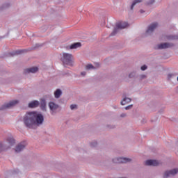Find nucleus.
Here are the masks:
<instances>
[{
	"label": "nucleus",
	"mask_w": 178,
	"mask_h": 178,
	"mask_svg": "<svg viewBox=\"0 0 178 178\" xmlns=\"http://www.w3.org/2000/svg\"><path fill=\"white\" fill-rule=\"evenodd\" d=\"M23 120L27 129H35L44 123V115L36 111H29L24 115Z\"/></svg>",
	"instance_id": "f257e3e1"
},
{
	"label": "nucleus",
	"mask_w": 178,
	"mask_h": 178,
	"mask_svg": "<svg viewBox=\"0 0 178 178\" xmlns=\"http://www.w3.org/2000/svg\"><path fill=\"white\" fill-rule=\"evenodd\" d=\"M61 61L63 62V65L73 66V55L69 53H63Z\"/></svg>",
	"instance_id": "f03ea898"
},
{
	"label": "nucleus",
	"mask_w": 178,
	"mask_h": 178,
	"mask_svg": "<svg viewBox=\"0 0 178 178\" xmlns=\"http://www.w3.org/2000/svg\"><path fill=\"white\" fill-rule=\"evenodd\" d=\"M127 27V22H118L115 24V27L114 28L113 32L111 33V35L113 37V35H116L120 30H123V29H126Z\"/></svg>",
	"instance_id": "7ed1b4c3"
},
{
	"label": "nucleus",
	"mask_w": 178,
	"mask_h": 178,
	"mask_svg": "<svg viewBox=\"0 0 178 178\" xmlns=\"http://www.w3.org/2000/svg\"><path fill=\"white\" fill-rule=\"evenodd\" d=\"M159 24L157 22H153L148 25L147 29L145 33V37H149V35H152L154 31L158 29Z\"/></svg>",
	"instance_id": "20e7f679"
},
{
	"label": "nucleus",
	"mask_w": 178,
	"mask_h": 178,
	"mask_svg": "<svg viewBox=\"0 0 178 178\" xmlns=\"http://www.w3.org/2000/svg\"><path fill=\"white\" fill-rule=\"evenodd\" d=\"M131 159L127 157H115L113 159V163H130Z\"/></svg>",
	"instance_id": "39448f33"
},
{
	"label": "nucleus",
	"mask_w": 178,
	"mask_h": 178,
	"mask_svg": "<svg viewBox=\"0 0 178 178\" xmlns=\"http://www.w3.org/2000/svg\"><path fill=\"white\" fill-rule=\"evenodd\" d=\"M19 104L18 100H12L9 102L7 104H3L1 106L0 111H5V109H10V108H13L14 106H16Z\"/></svg>",
	"instance_id": "423d86ee"
},
{
	"label": "nucleus",
	"mask_w": 178,
	"mask_h": 178,
	"mask_svg": "<svg viewBox=\"0 0 178 178\" xmlns=\"http://www.w3.org/2000/svg\"><path fill=\"white\" fill-rule=\"evenodd\" d=\"M177 173H178V168L168 170L165 171L163 173V178H169V177H175L176 176V175H177Z\"/></svg>",
	"instance_id": "0eeeda50"
},
{
	"label": "nucleus",
	"mask_w": 178,
	"mask_h": 178,
	"mask_svg": "<svg viewBox=\"0 0 178 178\" xmlns=\"http://www.w3.org/2000/svg\"><path fill=\"white\" fill-rule=\"evenodd\" d=\"M175 47V44L173 43H169V42H164V43H160L157 44L154 47V49H168V48H172Z\"/></svg>",
	"instance_id": "6e6552de"
},
{
	"label": "nucleus",
	"mask_w": 178,
	"mask_h": 178,
	"mask_svg": "<svg viewBox=\"0 0 178 178\" xmlns=\"http://www.w3.org/2000/svg\"><path fill=\"white\" fill-rule=\"evenodd\" d=\"M48 106L51 115H55V113H56L57 111L59 109V104L54 102H49L48 103Z\"/></svg>",
	"instance_id": "1a4fd4ad"
},
{
	"label": "nucleus",
	"mask_w": 178,
	"mask_h": 178,
	"mask_svg": "<svg viewBox=\"0 0 178 178\" xmlns=\"http://www.w3.org/2000/svg\"><path fill=\"white\" fill-rule=\"evenodd\" d=\"M26 147H27V143H26V141H22L15 146V151L17 154H19L22 152V151H24Z\"/></svg>",
	"instance_id": "9d476101"
},
{
	"label": "nucleus",
	"mask_w": 178,
	"mask_h": 178,
	"mask_svg": "<svg viewBox=\"0 0 178 178\" xmlns=\"http://www.w3.org/2000/svg\"><path fill=\"white\" fill-rule=\"evenodd\" d=\"M4 143L7 145V149H10V148H12V147L16 144V140L13 137H8L6 141Z\"/></svg>",
	"instance_id": "9b49d317"
},
{
	"label": "nucleus",
	"mask_w": 178,
	"mask_h": 178,
	"mask_svg": "<svg viewBox=\"0 0 178 178\" xmlns=\"http://www.w3.org/2000/svg\"><path fill=\"white\" fill-rule=\"evenodd\" d=\"M38 72V68L37 67H31L24 70V74H30V73H37Z\"/></svg>",
	"instance_id": "f8f14e48"
},
{
	"label": "nucleus",
	"mask_w": 178,
	"mask_h": 178,
	"mask_svg": "<svg viewBox=\"0 0 178 178\" xmlns=\"http://www.w3.org/2000/svg\"><path fill=\"white\" fill-rule=\"evenodd\" d=\"M146 166H159V163L156 160H147L145 162Z\"/></svg>",
	"instance_id": "ddd939ff"
},
{
	"label": "nucleus",
	"mask_w": 178,
	"mask_h": 178,
	"mask_svg": "<svg viewBox=\"0 0 178 178\" xmlns=\"http://www.w3.org/2000/svg\"><path fill=\"white\" fill-rule=\"evenodd\" d=\"M40 108L42 109V111L47 112V100H45V99H41Z\"/></svg>",
	"instance_id": "4468645a"
},
{
	"label": "nucleus",
	"mask_w": 178,
	"mask_h": 178,
	"mask_svg": "<svg viewBox=\"0 0 178 178\" xmlns=\"http://www.w3.org/2000/svg\"><path fill=\"white\" fill-rule=\"evenodd\" d=\"M40 106V102L37 100H34L29 103L28 106L29 108H38Z\"/></svg>",
	"instance_id": "2eb2a0df"
},
{
	"label": "nucleus",
	"mask_w": 178,
	"mask_h": 178,
	"mask_svg": "<svg viewBox=\"0 0 178 178\" xmlns=\"http://www.w3.org/2000/svg\"><path fill=\"white\" fill-rule=\"evenodd\" d=\"M130 102H131L130 97H124L120 102V105H127V104H130Z\"/></svg>",
	"instance_id": "dca6fc26"
},
{
	"label": "nucleus",
	"mask_w": 178,
	"mask_h": 178,
	"mask_svg": "<svg viewBox=\"0 0 178 178\" xmlns=\"http://www.w3.org/2000/svg\"><path fill=\"white\" fill-rule=\"evenodd\" d=\"M62 96V90L60 89H56L54 92V98L56 99H58V98H60Z\"/></svg>",
	"instance_id": "f3484780"
},
{
	"label": "nucleus",
	"mask_w": 178,
	"mask_h": 178,
	"mask_svg": "<svg viewBox=\"0 0 178 178\" xmlns=\"http://www.w3.org/2000/svg\"><path fill=\"white\" fill-rule=\"evenodd\" d=\"M10 8V3H5L3 5L0 6V10L2 12L3 10H6V9H9Z\"/></svg>",
	"instance_id": "a211bd4d"
},
{
	"label": "nucleus",
	"mask_w": 178,
	"mask_h": 178,
	"mask_svg": "<svg viewBox=\"0 0 178 178\" xmlns=\"http://www.w3.org/2000/svg\"><path fill=\"white\" fill-rule=\"evenodd\" d=\"M26 52H27V49L19 50V51H13L12 53H10V54L11 55V56H13L15 55H20V54H24Z\"/></svg>",
	"instance_id": "6ab92c4d"
},
{
	"label": "nucleus",
	"mask_w": 178,
	"mask_h": 178,
	"mask_svg": "<svg viewBox=\"0 0 178 178\" xmlns=\"http://www.w3.org/2000/svg\"><path fill=\"white\" fill-rule=\"evenodd\" d=\"M80 47H81V43L76 42V43L72 44L70 46V49H77V48H80Z\"/></svg>",
	"instance_id": "aec40b11"
},
{
	"label": "nucleus",
	"mask_w": 178,
	"mask_h": 178,
	"mask_svg": "<svg viewBox=\"0 0 178 178\" xmlns=\"http://www.w3.org/2000/svg\"><path fill=\"white\" fill-rule=\"evenodd\" d=\"M8 146L5 142H0V152H2V151H6L8 149Z\"/></svg>",
	"instance_id": "412c9836"
},
{
	"label": "nucleus",
	"mask_w": 178,
	"mask_h": 178,
	"mask_svg": "<svg viewBox=\"0 0 178 178\" xmlns=\"http://www.w3.org/2000/svg\"><path fill=\"white\" fill-rule=\"evenodd\" d=\"M141 2H143V0H134L132 4L131 5V7H130L131 10H134V6H136L137 3H141Z\"/></svg>",
	"instance_id": "4be33fe9"
},
{
	"label": "nucleus",
	"mask_w": 178,
	"mask_h": 178,
	"mask_svg": "<svg viewBox=\"0 0 178 178\" xmlns=\"http://www.w3.org/2000/svg\"><path fill=\"white\" fill-rule=\"evenodd\" d=\"M129 79H138V74H137V72H132L129 74Z\"/></svg>",
	"instance_id": "5701e85b"
},
{
	"label": "nucleus",
	"mask_w": 178,
	"mask_h": 178,
	"mask_svg": "<svg viewBox=\"0 0 178 178\" xmlns=\"http://www.w3.org/2000/svg\"><path fill=\"white\" fill-rule=\"evenodd\" d=\"M86 70H95L96 67L92 64H88L85 67Z\"/></svg>",
	"instance_id": "b1692460"
},
{
	"label": "nucleus",
	"mask_w": 178,
	"mask_h": 178,
	"mask_svg": "<svg viewBox=\"0 0 178 178\" xmlns=\"http://www.w3.org/2000/svg\"><path fill=\"white\" fill-rule=\"evenodd\" d=\"M155 2L156 0H147L145 3L147 6H152Z\"/></svg>",
	"instance_id": "393cba45"
},
{
	"label": "nucleus",
	"mask_w": 178,
	"mask_h": 178,
	"mask_svg": "<svg viewBox=\"0 0 178 178\" xmlns=\"http://www.w3.org/2000/svg\"><path fill=\"white\" fill-rule=\"evenodd\" d=\"M138 80H139L140 81H143V80H145V79H147V75L145 74H140L138 75Z\"/></svg>",
	"instance_id": "a878e982"
},
{
	"label": "nucleus",
	"mask_w": 178,
	"mask_h": 178,
	"mask_svg": "<svg viewBox=\"0 0 178 178\" xmlns=\"http://www.w3.org/2000/svg\"><path fill=\"white\" fill-rule=\"evenodd\" d=\"M106 127L108 130H113V129H116V125L113 124H110L106 125Z\"/></svg>",
	"instance_id": "bb28decb"
},
{
	"label": "nucleus",
	"mask_w": 178,
	"mask_h": 178,
	"mask_svg": "<svg viewBox=\"0 0 178 178\" xmlns=\"http://www.w3.org/2000/svg\"><path fill=\"white\" fill-rule=\"evenodd\" d=\"M70 108L71 111H76V109H77V105H76V104H71L70 106Z\"/></svg>",
	"instance_id": "cd10ccee"
},
{
	"label": "nucleus",
	"mask_w": 178,
	"mask_h": 178,
	"mask_svg": "<svg viewBox=\"0 0 178 178\" xmlns=\"http://www.w3.org/2000/svg\"><path fill=\"white\" fill-rule=\"evenodd\" d=\"M120 118H121V119H124V118H127V113H122L120 115Z\"/></svg>",
	"instance_id": "c85d7f7f"
},
{
	"label": "nucleus",
	"mask_w": 178,
	"mask_h": 178,
	"mask_svg": "<svg viewBox=\"0 0 178 178\" xmlns=\"http://www.w3.org/2000/svg\"><path fill=\"white\" fill-rule=\"evenodd\" d=\"M133 108V104L129 105L124 108L126 111H130Z\"/></svg>",
	"instance_id": "c756f323"
},
{
	"label": "nucleus",
	"mask_w": 178,
	"mask_h": 178,
	"mask_svg": "<svg viewBox=\"0 0 178 178\" xmlns=\"http://www.w3.org/2000/svg\"><path fill=\"white\" fill-rule=\"evenodd\" d=\"M147 65H143L141 67H140V70H143V72H144V70H147Z\"/></svg>",
	"instance_id": "7c9ffc66"
},
{
	"label": "nucleus",
	"mask_w": 178,
	"mask_h": 178,
	"mask_svg": "<svg viewBox=\"0 0 178 178\" xmlns=\"http://www.w3.org/2000/svg\"><path fill=\"white\" fill-rule=\"evenodd\" d=\"M87 74V72L86 71L81 72V76H82V77H85V76Z\"/></svg>",
	"instance_id": "2f4dec72"
},
{
	"label": "nucleus",
	"mask_w": 178,
	"mask_h": 178,
	"mask_svg": "<svg viewBox=\"0 0 178 178\" xmlns=\"http://www.w3.org/2000/svg\"><path fill=\"white\" fill-rule=\"evenodd\" d=\"M173 77V74H168V80H170V79H172Z\"/></svg>",
	"instance_id": "473e14b6"
},
{
	"label": "nucleus",
	"mask_w": 178,
	"mask_h": 178,
	"mask_svg": "<svg viewBox=\"0 0 178 178\" xmlns=\"http://www.w3.org/2000/svg\"><path fill=\"white\" fill-rule=\"evenodd\" d=\"M139 12H140V13H141V14L145 13V10H140Z\"/></svg>",
	"instance_id": "72a5a7b5"
},
{
	"label": "nucleus",
	"mask_w": 178,
	"mask_h": 178,
	"mask_svg": "<svg viewBox=\"0 0 178 178\" xmlns=\"http://www.w3.org/2000/svg\"><path fill=\"white\" fill-rule=\"evenodd\" d=\"M171 40H177V38L176 36H172L171 38Z\"/></svg>",
	"instance_id": "f704fd0d"
},
{
	"label": "nucleus",
	"mask_w": 178,
	"mask_h": 178,
	"mask_svg": "<svg viewBox=\"0 0 178 178\" xmlns=\"http://www.w3.org/2000/svg\"><path fill=\"white\" fill-rule=\"evenodd\" d=\"M113 109H118V106L114 105V106H113Z\"/></svg>",
	"instance_id": "c9c22d12"
},
{
	"label": "nucleus",
	"mask_w": 178,
	"mask_h": 178,
	"mask_svg": "<svg viewBox=\"0 0 178 178\" xmlns=\"http://www.w3.org/2000/svg\"><path fill=\"white\" fill-rule=\"evenodd\" d=\"M177 92H178V86L177 87Z\"/></svg>",
	"instance_id": "e433bc0d"
}]
</instances>
